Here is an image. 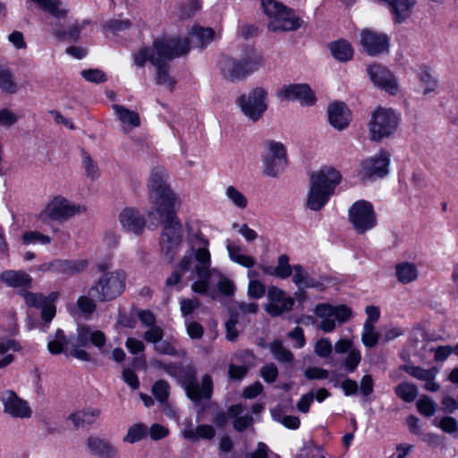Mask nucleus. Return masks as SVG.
<instances>
[{
  "label": "nucleus",
  "mask_w": 458,
  "mask_h": 458,
  "mask_svg": "<svg viewBox=\"0 0 458 458\" xmlns=\"http://www.w3.org/2000/svg\"><path fill=\"white\" fill-rule=\"evenodd\" d=\"M52 242V238L39 231H26L21 235V242L23 245L40 244L48 245Z\"/></svg>",
  "instance_id": "obj_45"
},
{
  "label": "nucleus",
  "mask_w": 458,
  "mask_h": 458,
  "mask_svg": "<svg viewBox=\"0 0 458 458\" xmlns=\"http://www.w3.org/2000/svg\"><path fill=\"white\" fill-rule=\"evenodd\" d=\"M302 21L291 9L284 8L276 19L268 23V29L272 31L296 30L301 26Z\"/></svg>",
  "instance_id": "obj_27"
},
{
  "label": "nucleus",
  "mask_w": 458,
  "mask_h": 458,
  "mask_svg": "<svg viewBox=\"0 0 458 458\" xmlns=\"http://www.w3.org/2000/svg\"><path fill=\"white\" fill-rule=\"evenodd\" d=\"M0 89L13 94L17 91V86L13 81V73L9 69L0 68Z\"/></svg>",
  "instance_id": "obj_47"
},
{
  "label": "nucleus",
  "mask_w": 458,
  "mask_h": 458,
  "mask_svg": "<svg viewBox=\"0 0 458 458\" xmlns=\"http://www.w3.org/2000/svg\"><path fill=\"white\" fill-rule=\"evenodd\" d=\"M399 123V115L394 109L377 106L372 112L369 123L370 140L380 141L392 136L397 130Z\"/></svg>",
  "instance_id": "obj_10"
},
{
  "label": "nucleus",
  "mask_w": 458,
  "mask_h": 458,
  "mask_svg": "<svg viewBox=\"0 0 458 458\" xmlns=\"http://www.w3.org/2000/svg\"><path fill=\"white\" fill-rule=\"evenodd\" d=\"M131 25V24L129 20L110 19L104 23L103 27L105 30L114 34H117L128 30Z\"/></svg>",
  "instance_id": "obj_54"
},
{
  "label": "nucleus",
  "mask_w": 458,
  "mask_h": 458,
  "mask_svg": "<svg viewBox=\"0 0 458 458\" xmlns=\"http://www.w3.org/2000/svg\"><path fill=\"white\" fill-rule=\"evenodd\" d=\"M82 165L86 175L91 179H97L99 176V169L97 163L91 158L89 153L82 152Z\"/></svg>",
  "instance_id": "obj_52"
},
{
  "label": "nucleus",
  "mask_w": 458,
  "mask_h": 458,
  "mask_svg": "<svg viewBox=\"0 0 458 458\" xmlns=\"http://www.w3.org/2000/svg\"><path fill=\"white\" fill-rule=\"evenodd\" d=\"M81 76L87 81L94 83H102L107 80L106 73L98 69L83 70L81 72Z\"/></svg>",
  "instance_id": "obj_58"
},
{
  "label": "nucleus",
  "mask_w": 458,
  "mask_h": 458,
  "mask_svg": "<svg viewBox=\"0 0 458 458\" xmlns=\"http://www.w3.org/2000/svg\"><path fill=\"white\" fill-rule=\"evenodd\" d=\"M21 346L13 339L4 338L0 340V369L5 368L14 360V355L9 351L20 352Z\"/></svg>",
  "instance_id": "obj_35"
},
{
  "label": "nucleus",
  "mask_w": 458,
  "mask_h": 458,
  "mask_svg": "<svg viewBox=\"0 0 458 458\" xmlns=\"http://www.w3.org/2000/svg\"><path fill=\"white\" fill-rule=\"evenodd\" d=\"M395 275L400 283L406 284L418 278L419 271L414 263L404 261L396 264Z\"/></svg>",
  "instance_id": "obj_36"
},
{
  "label": "nucleus",
  "mask_w": 458,
  "mask_h": 458,
  "mask_svg": "<svg viewBox=\"0 0 458 458\" xmlns=\"http://www.w3.org/2000/svg\"><path fill=\"white\" fill-rule=\"evenodd\" d=\"M341 174L331 166H323L310 175V188L307 198V207L313 210H320L334 194L335 187L340 183Z\"/></svg>",
  "instance_id": "obj_5"
},
{
  "label": "nucleus",
  "mask_w": 458,
  "mask_h": 458,
  "mask_svg": "<svg viewBox=\"0 0 458 458\" xmlns=\"http://www.w3.org/2000/svg\"><path fill=\"white\" fill-rule=\"evenodd\" d=\"M266 98L267 91L263 88L258 87L238 97L235 103L247 118L257 122L267 109Z\"/></svg>",
  "instance_id": "obj_12"
},
{
  "label": "nucleus",
  "mask_w": 458,
  "mask_h": 458,
  "mask_svg": "<svg viewBox=\"0 0 458 458\" xmlns=\"http://www.w3.org/2000/svg\"><path fill=\"white\" fill-rule=\"evenodd\" d=\"M215 38V31L211 28L194 26L186 38L194 47L203 48L208 46Z\"/></svg>",
  "instance_id": "obj_32"
},
{
  "label": "nucleus",
  "mask_w": 458,
  "mask_h": 458,
  "mask_svg": "<svg viewBox=\"0 0 458 458\" xmlns=\"http://www.w3.org/2000/svg\"><path fill=\"white\" fill-rule=\"evenodd\" d=\"M417 408L422 415L431 417L436 411V403L428 396L423 395L418 400Z\"/></svg>",
  "instance_id": "obj_56"
},
{
  "label": "nucleus",
  "mask_w": 458,
  "mask_h": 458,
  "mask_svg": "<svg viewBox=\"0 0 458 458\" xmlns=\"http://www.w3.org/2000/svg\"><path fill=\"white\" fill-rule=\"evenodd\" d=\"M243 412V407L242 404H234L229 407L228 416L236 417L233 420V428L239 432H242L250 427L253 423V418L251 415L239 416Z\"/></svg>",
  "instance_id": "obj_37"
},
{
  "label": "nucleus",
  "mask_w": 458,
  "mask_h": 458,
  "mask_svg": "<svg viewBox=\"0 0 458 458\" xmlns=\"http://www.w3.org/2000/svg\"><path fill=\"white\" fill-rule=\"evenodd\" d=\"M276 276L285 279L293 273V267L289 264V257L286 254H282L278 257L277 266L276 267Z\"/></svg>",
  "instance_id": "obj_50"
},
{
  "label": "nucleus",
  "mask_w": 458,
  "mask_h": 458,
  "mask_svg": "<svg viewBox=\"0 0 458 458\" xmlns=\"http://www.w3.org/2000/svg\"><path fill=\"white\" fill-rule=\"evenodd\" d=\"M216 429L209 424H199L195 428H187L182 431V436L189 441L212 440L216 437Z\"/></svg>",
  "instance_id": "obj_30"
},
{
  "label": "nucleus",
  "mask_w": 458,
  "mask_h": 458,
  "mask_svg": "<svg viewBox=\"0 0 458 458\" xmlns=\"http://www.w3.org/2000/svg\"><path fill=\"white\" fill-rule=\"evenodd\" d=\"M329 123L338 131L344 130L352 120V113L344 102L335 101L327 107Z\"/></svg>",
  "instance_id": "obj_26"
},
{
  "label": "nucleus",
  "mask_w": 458,
  "mask_h": 458,
  "mask_svg": "<svg viewBox=\"0 0 458 458\" xmlns=\"http://www.w3.org/2000/svg\"><path fill=\"white\" fill-rule=\"evenodd\" d=\"M314 313L321 319L319 328L325 333L333 332L336 322H347L352 315V310L346 305L333 306L328 303H319L315 307Z\"/></svg>",
  "instance_id": "obj_11"
},
{
  "label": "nucleus",
  "mask_w": 458,
  "mask_h": 458,
  "mask_svg": "<svg viewBox=\"0 0 458 458\" xmlns=\"http://www.w3.org/2000/svg\"><path fill=\"white\" fill-rule=\"evenodd\" d=\"M438 427L448 434L458 433V422L454 418L450 416L442 418L438 423Z\"/></svg>",
  "instance_id": "obj_64"
},
{
  "label": "nucleus",
  "mask_w": 458,
  "mask_h": 458,
  "mask_svg": "<svg viewBox=\"0 0 458 458\" xmlns=\"http://www.w3.org/2000/svg\"><path fill=\"white\" fill-rule=\"evenodd\" d=\"M0 279L13 288L29 287L32 281L30 275L21 270H5L0 274Z\"/></svg>",
  "instance_id": "obj_31"
},
{
  "label": "nucleus",
  "mask_w": 458,
  "mask_h": 458,
  "mask_svg": "<svg viewBox=\"0 0 458 458\" xmlns=\"http://www.w3.org/2000/svg\"><path fill=\"white\" fill-rule=\"evenodd\" d=\"M261 6L264 13L270 18V21L276 19L284 8L281 3L275 0H261Z\"/></svg>",
  "instance_id": "obj_53"
},
{
  "label": "nucleus",
  "mask_w": 458,
  "mask_h": 458,
  "mask_svg": "<svg viewBox=\"0 0 458 458\" xmlns=\"http://www.w3.org/2000/svg\"><path fill=\"white\" fill-rule=\"evenodd\" d=\"M170 386L165 380L157 381L152 387V394L157 401L165 403L169 396Z\"/></svg>",
  "instance_id": "obj_55"
},
{
  "label": "nucleus",
  "mask_w": 458,
  "mask_h": 458,
  "mask_svg": "<svg viewBox=\"0 0 458 458\" xmlns=\"http://www.w3.org/2000/svg\"><path fill=\"white\" fill-rule=\"evenodd\" d=\"M262 55L254 48H248L240 58L223 56L218 62L222 77L228 81H243L264 65Z\"/></svg>",
  "instance_id": "obj_6"
},
{
  "label": "nucleus",
  "mask_w": 458,
  "mask_h": 458,
  "mask_svg": "<svg viewBox=\"0 0 458 458\" xmlns=\"http://www.w3.org/2000/svg\"><path fill=\"white\" fill-rule=\"evenodd\" d=\"M179 270L190 273L191 280L197 278L191 290L201 294L207 293L210 277L219 275L216 268H211V256L207 248L189 249L179 263Z\"/></svg>",
  "instance_id": "obj_4"
},
{
  "label": "nucleus",
  "mask_w": 458,
  "mask_h": 458,
  "mask_svg": "<svg viewBox=\"0 0 458 458\" xmlns=\"http://www.w3.org/2000/svg\"><path fill=\"white\" fill-rule=\"evenodd\" d=\"M373 84L391 95H396L399 85L394 75L386 67L378 64H371L367 69Z\"/></svg>",
  "instance_id": "obj_21"
},
{
  "label": "nucleus",
  "mask_w": 458,
  "mask_h": 458,
  "mask_svg": "<svg viewBox=\"0 0 458 458\" xmlns=\"http://www.w3.org/2000/svg\"><path fill=\"white\" fill-rule=\"evenodd\" d=\"M87 453L95 458H120L118 447L108 438L90 435L85 442Z\"/></svg>",
  "instance_id": "obj_19"
},
{
  "label": "nucleus",
  "mask_w": 458,
  "mask_h": 458,
  "mask_svg": "<svg viewBox=\"0 0 458 458\" xmlns=\"http://www.w3.org/2000/svg\"><path fill=\"white\" fill-rule=\"evenodd\" d=\"M113 109L119 121L123 124V131H128L140 124V119L138 113L131 111L123 106L114 105Z\"/></svg>",
  "instance_id": "obj_33"
},
{
  "label": "nucleus",
  "mask_w": 458,
  "mask_h": 458,
  "mask_svg": "<svg viewBox=\"0 0 458 458\" xmlns=\"http://www.w3.org/2000/svg\"><path fill=\"white\" fill-rule=\"evenodd\" d=\"M329 48L333 56L340 62H347L353 56L352 45L344 39L332 42Z\"/></svg>",
  "instance_id": "obj_39"
},
{
  "label": "nucleus",
  "mask_w": 458,
  "mask_h": 458,
  "mask_svg": "<svg viewBox=\"0 0 458 458\" xmlns=\"http://www.w3.org/2000/svg\"><path fill=\"white\" fill-rule=\"evenodd\" d=\"M329 372L319 367H309L304 371V376L309 380L326 379L328 377Z\"/></svg>",
  "instance_id": "obj_63"
},
{
  "label": "nucleus",
  "mask_w": 458,
  "mask_h": 458,
  "mask_svg": "<svg viewBox=\"0 0 458 458\" xmlns=\"http://www.w3.org/2000/svg\"><path fill=\"white\" fill-rule=\"evenodd\" d=\"M226 250L230 259L242 267L251 268L255 266V259L249 255L242 253V248L232 241H227Z\"/></svg>",
  "instance_id": "obj_34"
},
{
  "label": "nucleus",
  "mask_w": 458,
  "mask_h": 458,
  "mask_svg": "<svg viewBox=\"0 0 458 458\" xmlns=\"http://www.w3.org/2000/svg\"><path fill=\"white\" fill-rule=\"evenodd\" d=\"M118 217L124 231L136 235H140L144 232L145 218L138 209L131 207L124 208Z\"/></svg>",
  "instance_id": "obj_24"
},
{
  "label": "nucleus",
  "mask_w": 458,
  "mask_h": 458,
  "mask_svg": "<svg viewBox=\"0 0 458 458\" xmlns=\"http://www.w3.org/2000/svg\"><path fill=\"white\" fill-rule=\"evenodd\" d=\"M86 211L82 205L76 204L63 196H55L38 215V219L45 224L64 222Z\"/></svg>",
  "instance_id": "obj_9"
},
{
  "label": "nucleus",
  "mask_w": 458,
  "mask_h": 458,
  "mask_svg": "<svg viewBox=\"0 0 458 458\" xmlns=\"http://www.w3.org/2000/svg\"><path fill=\"white\" fill-rule=\"evenodd\" d=\"M43 12L48 13L55 20H64L69 13V9L61 0H31Z\"/></svg>",
  "instance_id": "obj_29"
},
{
  "label": "nucleus",
  "mask_w": 458,
  "mask_h": 458,
  "mask_svg": "<svg viewBox=\"0 0 458 458\" xmlns=\"http://www.w3.org/2000/svg\"><path fill=\"white\" fill-rule=\"evenodd\" d=\"M149 227L156 229L162 223L164 225L160 240V250L165 259L172 262L177 255L183 238L182 225L174 208L158 212L156 216H148Z\"/></svg>",
  "instance_id": "obj_3"
},
{
  "label": "nucleus",
  "mask_w": 458,
  "mask_h": 458,
  "mask_svg": "<svg viewBox=\"0 0 458 458\" xmlns=\"http://www.w3.org/2000/svg\"><path fill=\"white\" fill-rule=\"evenodd\" d=\"M3 411L13 419L25 420L32 416L29 403L21 398L14 391L5 390L0 394Z\"/></svg>",
  "instance_id": "obj_17"
},
{
  "label": "nucleus",
  "mask_w": 458,
  "mask_h": 458,
  "mask_svg": "<svg viewBox=\"0 0 458 458\" xmlns=\"http://www.w3.org/2000/svg\"><path fill=\"white\" fill-rule=\"evenodd\" d=\"M349 221L358 233H364L377 225L376 213L370 202L358 200L349 208Z\"/></svg>",
  "instance_id": "obj_14"
},
{
  "label": "nucleus",
  "mask_w": 458,
  "mask_h": 458,
  "mask_svg": "<svg viewBox=\"0 0 458 458\" xmlns=\"http://www.w3.org/2000/svg\"><path fill=\"white\" fill-rule=\"evenodd\" d=\"M52 35L59 40L78 41L82 26L77 22L70 26L67 30L61 29L57 23L50 22Z\"/></svg>",
  "instance_id": "obj_38"
},
{
  "label": "nucleus",
  "mask_w": 458,
  "mask_h": 458,
  "mask_svg": "<svg viewBox=\"0 0 458 458\" xmlns=\"http://www.w3.org/2000/svg\"><path fill=\"white\" fill-rule=\"evenodd\" d=\"M361 341L366 347L372 348L378 342V335L374 330V326L369 323H364Z\"/></svg>",
  "instance_id": "obj_51"
},
{
  "label": "nucleus",
  "mask_w": 458,
  "mask_h": 458,
  "mask_svg": "<svg viewBox=\"0 0 458 458\" xmlns=\"http://www.w3.org/2000/svg\"><path fill=\"white\" fill-rule=\"evenodd\" d=\"M269 350L272 352L274 358L279 362L292 363L293 361V352L285 348L282 342L279 340L273 341L269 344Z\"/></svg>",
  "instance_id": "obj_42"
},
{
  "label": "nucleus",
  "mask_w": 458,
  "mask_h": 458,
  "mask_svg": "<svg viewBox=\"0 0 458 458\" xmlns=\"http://www.w3.org/2000/svg\"><path fill=\"white\" fill-rule=\"evenodd\" d=\"M389 37L382 32L364 29L360 32V45L369 55L387 53L389 50Z\"/></svg>",
  "instance_id": "obj_18"
},
{
  "label": "nucleus",
  "mask_w": 458,
  "mask_h": 458,
  "mask_svg": "<svg viewBox=\"0 0 458 458\" xmlns=\"http://www.w3.org/2000/svg\"><path fill=\"white\" fill-rule=\"evenodd\" d=\"M102 414L98 408L87 407L71 413L67 420L72 421L75 428L93 425Z\"/></svg>",
  "instance_id": "obj_28"
},
{
  "label": "nucleus",
  "mask_w": 458,
  "mask_h": 458,
  "mask_svg": "<svg viewBox=\"0 0 458 458\" xmlns=\"http://www.w3.org/2000/svg\"><path fill=\"white\" fill-rule=\"evenodd\" d=\"M267 299L268 303L266 304L265 310L272 317H277L290 311L294 304V300L286 296L285 293L276 286L268 288Z\"/></svg>",
  "instance_id": "obj_23"
},
{
  "label": "nucleus",
  "mask_w": 458,
  "mask_h": 458,
  "mask_svg": "<svg viewBox=\"0 0 458 458\" xmlns=\"http://www.w3.org/2000/svg\"><path fill=\"white\" fill-rule=\"evenodd\" d=\"M175 344L176 342L174 340H167L163 337L154 345V350L160 355L184 357L186 355V352L184 350H177Z\"/></svg>",
  "instance_id": "obj_41"
},
{
  "label": "nucleus",
  "mask_w": 458,
  "mask_h": 458,
  "mask_svg": "<svg viewBox=\"0 0 458 458\" xmlns=\"http://www.w3.org/2000/svg\"><path fill=\"white\" fill-rule=\"evenodd\" d=\"M89 343L100 352H104L106 337L102 331L94 330L87 326L78 327L77 335L73 340L68 339L62 329H57L53 338L48 341L47 349L50 353L57 355L68 350L71 344L70 354L80 360L89 362L92 360L91 355L83 349Z\"/></svg>",
  "instance_id": "obj_2"
},
{
  "label": "nucleus",
  "mask_w": 458,
  "mask_h": 458,
  "mask_svg": "<svg viewBox=\"0 0 458 458\" xmlns=\"http://www.w3.org/2000/svg\"><path fill=\"white\" fill-rule=\"evenodd\" d=\"M280 100L299 101L302 106H312L316 97L308 84H289L283 86L276 93Z\"/></svg>",
  "instance_id": "obj_20"
},
{
  "label": "nucleus",
  "mask_w": 458,
  "mask_h": 458,
  "mask_svg": "<svg viewBox=\"0 0 458 458\" xmlns=\"http://www.w3.org/2000/svg\"><path fill=\"white\" fill-rule=\"evenodd\" d=\"M98 269L103 273L89 288V293L99 302L111 301L123 293L126 274L122 269L107 271L104 265L98 266Z\"/></svg>",
  "instance_id": "obj_8"
},
{
  "label": "nucleus",
  "mask_w": 458,
  "mask_h": 458,
  "mask_svg": "<svg viewBox=\"0 0 458 458\" xmlns=\"http://www.w3.org/2000/svg\"><path fill=\"white\" fill-rule=\"evenodd\" d=\"M189 52V42L187 39L159 38L153 42L151 47L140 48L133 55V64L141 68L147 62H150L156 68L155 82L173 89L175 84L174 80L168 72L167 62Z\"/></svg>",
  "instance_id": "obj_1"
},
{
  "label": "nucleus",
  "mask_w": 458,
  "mask_h": 458,
  "mask_svg": "<svg viewBox=\"0 0 458 458\" xmlns=\"http://www.w3.org/2000/svg\"><path fill=\"white\" fill-rule=\"evenodd\" d=\"M401 369L407 372L412 377L421 381L436 378L438 373V369L435 367L426 369L420 366L406 364L403 365Z\"/></svg>",
  "instance_id": "obj_40"
},
{
  "label": "nucleus",
  "mask_w": 458,
  "mask_h": 458,
  "mask_svg": "<svg viewBox=\"0 0 458 458\" xmlns=\"http://www.w3.org/2000/svg\"><path fill=\"white\" fill-rule=\"evenodd\" d=\"M87 267L88 261L85 259H54L40 264L38 269L42 273L53 272L64 276H73L82 272Z\"/></svg>",
  "instance_id": "obj_22"
},
{
  "label": "nucleus",
  "mask_w": 458,
  "mask_h": 458,
  "mask_svg": "<svg viewBox=\"0 0 458 458\" xmlns=\"http://www.w3.org/2000/svg\"><path fill=\"white\" fill-rule=\"evenodd\" d=\"M293 282L298 287H311L313 286L312 280L310 278L309 274L301 265H294L293 267Z\"/></svg>",
  "instance_id": "obj_48"
},
{
  "label": "nucleus",
  "mask_w": 458,
  "mask_h": 458,
  "mask_svg": "<svg viewBox=\"0 0 458 458\" xmlns=\"http://www.w3.org/2000/svg\"><path fill=\"white\" fill-rule=\"evenodd\" d=\"M148 428L143 423H136L128 428L127 434L123 437V441L127 444L137 443L148 435Z\"/></svg>",
  "instance_id": "obj_43"
},
{
  "label": "nucleus",
  "mask_w": 458,
  "mask_h": 458,
  "mask_svg": "<svg viewBox=\"0 0 458 458\" xmlns=\"http://www.w3.org/2000/svg\"><path fill=\"white\" fill-rule=\"evenodd\" d=\"M420 80L424 85V95L432 93L437 89V81L427 70L420 72Z\"/></svg>",
  "instance_id": "obj_57"
},
{
  "label": "nucleus",
  "mask_w": 458,
  "mask_h": 458,
  "mask_svg": "<svg viewBox=\"0 0 458 458\" xmlns=\"http://www.w3.org/2000/svg\"><path fill=\"white\" fill-rule=\"evenodd\" d=\"M149 199L152 208L147 216H156L158 212L174 208L176 197L167 183V174L164 168H154L148 179Z\"/></svg>",
  "instance_id": "obj_7"
},
{
  "label": "nucleus",
  "mask_w": 458,
  "mask_h": 458,
  "mask_svg": "<svg viewBox=\"0 0 458 458\" xmlns=\"http://www.w3.org/2000/svg\"><path fill=\"white\" fill-rule=\"evenodd\" d=\"M360 360H361V355H360V351L355 348L352 349V351H350V352H348V355H347L346 359L344 360L345 369L350 372L354 371L356 369V368L358 367V365L360 364Z\"/></svg>",
  "instance_id": "obj_61"
},
{
  "label": "nucleus",
  "mask_w": 458,
  "mask_h": 458,
  "mask_svg": "<svg viewBox=\"0 0 458 458\" xmlns=\"http://www.w3.org/2000/svg\"><path fill=\"white\" fill-rule=\"evenodd\" d=\"M151 366L154 367L155 369H162L164 372H165L171 377H176L180 370V367L177 363H165L159 360H153L151 361Z\"/></svg>",
  "instance_id": "obj_59"
},
{
  "label": "nucleus",
  "mask_w": 458,
  "mask_h": 458,
  "mask_svg": "<svg viewBox=\"0 0 458 458\" xmlns=\"http://www.w3.org/2000/svg\"><path fill=\"white\" fill-rule=\"evenodd\" d=\"M97 301H98V300L92 296L89 291L88 295H82L78 298L77 306L83 314L90 315L97 309Z\"/></svg>",
  "instance_id": "obj_49"
},
{
  "label": "nucleus",
  "mask_w": 458,
  "mask_h": 458,
  "mask_svg": "<svg viewBox=\"0 0 458 458\" xmlns=\"http://www.w3.org/2000/svg\"><path fill=\"white\" fill-rule=\"evenodd\" d=\"M390 154L380 150L374 157H369L360 163L358 176L365 181L373 177L381 178L389 173Z\"/></svg>",
  "instance_id": "obj_16"
},
{
  "label": "nucleus",
  "mask_w": 458,
  "mask_h": 458,
  "mask_svg": "<svg viewBox=\"0 0 458 458\" xmlns=\"http://www.w3.org/2000/svg\"><path fill=\"white\" fill-rule=\"evenodd\" d=\"M264 173L270 177L282 174L287 165L286 149L283 143L268 141L267 153L263 157Z\"/></svg>",
  "instance_id": "obj_15"
},
{
  "label": "nucleus",
  "mask_w": 458,
  "mask_h": 458,
  "mask_svg": "<svg viewBox=\"0 0 458 458\" xmlns=\"http://www.w3.org/2000/svg\"><path fill=\"white\" fill-rule=\"evenodd\" d=\"M164 337V330L160 327H149L143 335V338L147 343L155 345Z\"/></svg>",
  "instance_id": "obj_62"
},
{
  "label": "nucleus",
  "mask_w": 458,
  "mask_h": 458,
  "mask_svg": "<svg viewBox=\"0 0 458 458\" xmlns=\"http://www.w3.org/2000/svg\"><path fill=\"white\" fill-rule=\"evenodd\" d=\"M195 368L189 366L186 369L184 388L186 394L195 404L199 405L204 400H209L213 394V381L209 375L206 374L199 384L196 378Z\"/></svg>",
  "instance_id": "obj_13"
},
{
  "label": "nucleus",
  "mask_w": 458,
  "mask_h": 458,
  "mask_svg": "<svg viewBox=\"0 0 458 458\" xmlns=\"http://www.w3.org/2000/svg\"><path fill=\"white\" fill-rule=\"evenodd\" d=\"M225 196L233 206L240 209H244L248 206V199L233 185L225 189Z\"/></svg>",
  "instance_id": "obj_46"
},
{
  "label": "nucleus",
  "mask_w": 458,
  "mask_h": 458,
  "mask_svg": "<svg viewBox=\"0 0 458 458\" xmlns=\"http://www.w3.org/2000/svg\"><path fill=\"white\" fill-rule=\"evenodd\" d=\"M333 347L327 338H321L315 344L314 352L320 358H327L332 352Z\"/></svg>",
  "instance_id": "obj_60"
},
{
  "label": "nucleus",
  "mask_w": 458,
  "mask_h": 458,
  "mask_svg": "<svg viewBox=\"0 0 458 458\" xmlns=\"http://www.w3.org/2000/svg\"><path fill=\"white\" fill-rule=\"evenodd\" d=\"M22 296L28 306L41 310V318L47 324L55 316V305L49 301L47 302V296L42 293L25 292L22 293Z\"/></svg>",
  "instance_id": "obj_25"
},
{
  "label": "nucleus",
  "mask_w": 458,
  "mask_h": 458,
  "mask_svg": "<svg viewBox=\"0 0 458 458\" xmlns=\"http://www.w3.org/2000/svg\"><path fill=\"white\" fill-rule=\"evenodd\" d=\"M395 394L406 403L413 402L418 395L417 386L409 382H403L394 388Z\"/></svg>",
  "instance_id": "obj_44"
}]
</instances>
